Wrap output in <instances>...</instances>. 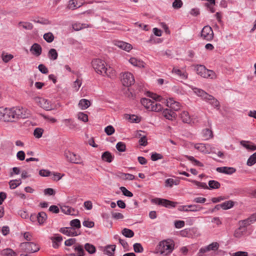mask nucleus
Wrapping results in <instances>:
<instances>
[{
	"label": "nucleus",
	"mask_w": 256,
	"mask_h": 256,
	"mask_svg": "<svg viewBox=\"0 0 256 256\" xmlns=\"http://www.w3.org/2000/svg\"><path fill=\"white\" fill-rule=\"evenodd\" d=\"M28 117L25 108L20 106L11 108L0 107V120L4 122H15L20 118Z\"/></svg>",
	"instance_id": "f257e3e1"
},
{
	"label": "nucleus",
	"mask_w": 256,
	"mask_h": 256,
	"mask_svg": "<svg viewBox=\"0 0 256 256\" xmlns=\"http://www.w3.org/2000/svg\"><path fill=\"white\" fill-rule=\"evenodd\" d=\"M154 96H152L154 100H152L148 98H142L141 99L140 102L142 106H144L148 110L154 112H160L162 109V106L158 102L160 100V96L152 94Z\"/></svg>",
	"instance_id": "f03ea898"
},
{
	"label": "nucleus",
	"mask_w": 256,
	"mask_h": 256,
	"mask_svg": "<svg viewBox=\"0 0 256 256\" xmlns=\"http://www.w3.org/2000/svg\"><path fill=\"white\" fill-rule=\"evenodd\" d=\"M174 248V244L172 240H162L158 244L156 247L158 252L161 254L166 256L170 254Z\"/></svg>",
	"instance_id": "7ed1b4c3"
},
{
	"label": "nucleus",
	"mask_w": 256,
	"mask_h": 256,
	"mask_svg": "<svg viewBox=\"0 0 256 256\" xmlns=\"http://www.w3.org/2000/svg\"><path fill=\"white\" fill-rule=\"evenodd\" d=\"M92 65L95 72L102 76L106 72V63L104 61L99 59H94L92 62Z\"/></svg>",
	"instance_id": "20e7f679"
},
{
	"label": "nucleus",
	"mask_w": 256,
	"mask_h": 256,
	"mask_svg": "<svg viewBox=\"0 0 256 256\" xmlns=\"http://www.w3.org/2000/svg\"><path fill=\"white\" fill-rule=\"evenodd\" d=\"M196 72L198 75L204 78L212 79L216 78V74L213 70L206 69L204 66L202 65L198 66L196 67Z\"/></svg>",
	"instance_id": "39448f33"
},
{
	"label": "nucleus",
	"mask_w": 256,
	"mask_h": 256,
	"mask_svg": "<svg viewBox=\"0 0 256 256\" xmlns=\"http://www.w3.org/2000/svg\"><path fill=\"white\" fill-rule=\"evenodd\" d=\"M64 156L68 162L76 164H80L82 163L81 157L79 155L69 150H64Z\"/></svg>",
	"instance_id": "423d86ee"
},
{
	"label": "nucleus",
	"mask_w": 256,
	"mask_h": 256,
	"mask_svg": "<svg viewBox=\"0 0 256 256\" xmlns=\"http://www.w3.org/2000/svg\"><path fill=\"white\" fill-rule=\"evenodd\" d=\"M20 246L22 250L28 253H34L39 250L40 247L32 242H26L21 243Z\"/></svg>",
	"instance_id": "0eeeda50"
},
{
	"label": "nucleus",
	"mask_w": 256,
	"mask_h": 256,
	"mask_svg": "<svg viewBox=\"0 0 256 256\" xmlns=\"http://www.w3.org/2000/svg\"><path fill=\"white\" fill-rule=\"evenodd\" d=\"M120 79L122 84L125 86H130L134 83V76L130 72L122 73L120 74Z\"/></svg>",
	"instance_id": "6e6552de"
},
{
	"label": "nucleus",
	"mask_w": 256,
	"mask_h": 256,
	"mask_svg": "<svg viewBox=\"0 0 256 256\" xmlns=\"http://www.w3.org/2000/svg\"><path fill=\"white\" fill-rule=\"evenodd\" d=\"M200 36L204 40H212L214 38V32L212 28L209 26H204L201 31Z\"/></svg>",
	"instance_id": "1a4fd4ad"
},
{
	"label": "nucleus",
	"mask_w": 256,
	"mask_h": 256,
	"mask_svg": "<svg viewBox=\"0 0 256 256\" xmlns=\"http://www.w3.org/2000/svg\"><path fill=\"white\" fill-rule=\"evenodd\" d=\"M34 102L40 108L46 110H50L52 109V106L48 100L40 97L34 98Z\"/></svg>",
	"instance_id": "9d476101"
},
{
	"label": "nucleus",
	"mask_w": 256,
	"mask_h": 256,
	"mask_svg": "<svg viewBox=\"0 0 256 256\" xmlns=\"http://www.w3.org/2000/svg\"><path fill=\"white\" fill-rule=\"evenodd\" d=\"M202 208V206L196 204H190L188 206H181L178 208V210L184 212H196L201 210Z\"/></svg>",
	"instance_id": "9b49d317"
},
{
	"label": "nucleus",
	"mask_w": 256,
	"mask_h": 256,
	"mask_svg": "<svg viewBox=\"0 0 256 256\" xmlns=\"http://www.w3.org/2000/svg\"><path fill=\"white\" fill-rule=\"evenodd\" d=\"M166 106L170 108V110H173L174 111L180 110L181 106L180 104L172 98H170L166 100Z\"/></svg>",
	"instance_id": "f8f14e48"
},
{
	"label": "nucleus",
	"mask_w": 256,
	"mask_h": 256,
	"mask_svg": "<svg viewBox=\"0 0 256 256\" xmlns=\"http://www.w3.org/2000/svg\"><path fill=\"white\" fill-rule=\"evenodd\" d=\"M73 248L76 253L70 254L69 256H84L85 252L82 246L79 244H76L73 246Z\"/></svg>",
	"instance_id": "ddd939ff"
},
{
	"label": "nucleus",
	"mask_w": 256,
	"mask_h": 256,
	"mask_svg": "<svg viewBox=\"0 0 256 256\" xmlns=\"http://www.w3.org/2000/svg\"><path fill=\"white\" fill-rule=\"evenodd\" d=\"M115 45L119 48L128 52L132 48V46L130 44L123 41H116Z\"/></svg>",
	"instance_id": "4468645a"
},
{
	"label": "nucleus",
	"mask_w": 256,
	"mask_h": 256,
	"mask_svg": "<svg viewBox=\"0 0 256 256\" xmlns=\"http://www.w3.org/2000/svg\"><path fill=\"white\" fill-rule=\"evenodd\" d=\"M60 232L68 236H76L78 234L75 229L72 228H62L59 230Z\"/></svg>",
	"instance_id": "2eb2a0df"
},
{
	"label": "nucleus",
	"mask_w": 256,
	"mask_h": 256,
	"mask_svg": "<svg viewBox=\"0 0 256 256\" xmlns=\"http://www.w3.org/2000/svg\"><path fill=\"white\" fill-rule=\"evenodd\" d=\"M163 116L168 120H172L176 117V114L170 109L166 108L162 112Z\"/></svg>",
	"instance_id": "dca6fc26"
},
{
	"label": "nucleus",
	"mask_w": 256,
	"mask_h": 256,
	"mask_svg": "<svg viewBox=\"0 0 256 256\" xmlns=\"http://www.w3.org/2000/svg\"><path fill=\"white\" fill-rule=\"evenodd\" d=\"M172 73L183 80H186L188 78V74L185 70H182L176 68H174L172 70Z\"/></svg>",
	"instance_id": "f3484780"
},
{
	"label": "nucleus",
	"mask_w": 256,
	"mask_h": 256,
	"mask_svg": "<svg viewBox=\"0 0 256 256\" xmlns=\"http://www.w3.org/2000/svg\"><path fill=\"white\" fill-rule=\"evenodd\" d=\"M50 240L52 242L53 248H58L62 240V238L60 234H56L54 236L50 238Z\"/></svg>",
	"instance_id": "a211bd4d"
},
{
	"label": "nucleus",
	"mask_w": 256,
	"mask_h": 256,
	"mask_svg": "<svg viewBox=\"0 0 256 256\" xmlns=\"http://www.w3.org/2000/svg\"><path fill=\"white\" fill-rule=\"evenodd\" d=\"M216 171L220 173H224L228 174H231L236 172V169L231 167H218L216 168Z\"/></svg>",
	"instance_id": "6ab92c4d"
},
{
	"label": "nucleus",
	"mask_w": 256,
	"mask_h": 256,
	"mask_svg": "<svg viewBox=\"0 0 256 256\" xmlns=\"http://www.w3.org/2000/svg\"><path fill=\"white\" fill-rule=\"evenodd\" d=\"M30 50L33 54L39 56L42 54V48L39 44L35 43L31 46Z\"/></svg>",
	"instance_id": "aec40b11"
},
{
	"label": "nucleus",
	"mask_w": 256,
	"mask_h": 256,
	"mask_svg": "<svg viewBox=\"0 0 256 256\" xmlns=\"http://www.w3.org/2000/svg\"><path fill=\"white\" fill-rule=\"evenodd\" d=\"M205 100L209 102L212 106L216 109L220 108V104L219 102L212 95L209 94Z\"/></svg>",
	"instance_id": "412c9836"
},
{
	"label": "nucleus",
	"mask_w": 256,
	"mask_h": 256,
	"mask_svg": "<svg viewBox=\"0 0 256 256\" xmlns=\"http://www.w3.org/2000/svg\"><path fill=\"white\" fill-rule=\"evenodd\" d=\"M62 121L64 124L70 130H74L76 128V124L72 118L64 119Z\"/></svg>",
	"instance_id": "4be33fe9"
},
{
	"label": "nucleus",
	"mask_w": 256,
	"mask_h": 256,
	"mask_svg": "<svg viewBox=\"0 0 256 256\" xmlns=\"http://www.w3.org/2000/svg\"><path fill=\"white\" fill-rule=\"evenodd\" d=\"M129 62L134 66H138V68L144 67V62L143 61L138 60L135 58H131L129 60Z\"/></svg>",
	"instance_id": "5701e85b"
},
{
	"label": "nucleus",
	"mask_w": 256,
	"mask_h": 256,
	"mask_svg": "<svg viewBox=\"0 0 256 256\" xmlns=\"http://www.w3.org/2000/svg\"><path fill=\"white\" fill-rule=\"evenodd\" d=\"M102 159L104 162H110L114 159V156L109 152L106 151L102 154Z\"/></svg>",
	"instance_id": "b1692460"
},
{
	"label": "nucleus",
	"mask_w": 256,
	"mask_h": 256,
	"mask_svg": "<svg viewBox=\"0 0 256 256\" xmlns=\"http://www.w3.org/2000/svg\"><path fill=\"white\" fill-rule=\"evenodd\" d=\"M180 117L184 122L188 124L190 122V117L186 111L182 112L180 114Z\"/></svg>",
	"instance_id": "393cba45"
},
{
	"label": "nucleus",
	"mask_w": 256,
	"mask_h": 256,
	"mask_svg": "<svg viewBox=\"0 0 256 256\" xmlns=\"http://www.w3.org/2000/svg\"><path fill=\"white\" fill-rule=\"evenodd\" d=\"M194 92L198 96L202 97L204 100H206L209 94L206 93V92L203 90H202L194 88Z\"/></svg>",
	"instance_id": "a878e982"
},
{
	"label": "nucleus",
	"mask_w": 256,
	"mask_h": 256,
	"mask_svg": "<svg viewBox=\"0 0 256 256\" xmlns=\"http://www.w3.org/2000/svg\"><path fill=\"white\" fill-rule=\"evenodd\" d=\"M48 56L50 60H56L58 57V54L56 50L54 48L50 49L48 52Z\"/></svg>",
	"instance_id": "bb28decb"
},
{
	"label": "nucleus",
	"mask_w": 256,
	"mask_h": 256,
	"mask_svg": "<svg viewBox=\"0 0 256 256\" xmlns=\"http://www.w3.org/2000/svg\"><path fill=\"white\" fill-rule=\"evenodd\" d=\"M90 105V102L86 99H82L78 103V106L82 110H85L88 108Z\"/></svg>",
	"instance_id": "cd10ccee"
},
{
	"label": "nucleus",
	"mask_w": 256,
	"mask_h": 256,
	"mask_svg": "<svg viewBox=\"0 0 256 256\" xmlns=\"http://www.w3.org/2000/svg\"><path fill=\"white\" fill-rule=\"evenodd\" d=\"M47 218V215L46 212H41L38 213L37 220L40 224H43Z\"/></svg>",
	"instance_id": "c85d7f7f"
},
{
	"label": "nucleus",
	"mask_w": 256,
	"mask_h": 256,
	"mask_svg": "<svg viewBox=\"0 0 256 256\" xmlns=\"http://www.w3.org/2000/svg\"><path fill=\"white\" fill-rule=\"evenodd\" d=\"M84 248L90 254H94L96 252V247L92 244L86 243L84 244Z\"/></svg>",
	"instance_id": "c756f323"
},
{
	"label": "nucleus",
	"mask_w": 256,
	"mask_h": 256,
	"mask_svg": "<svg viewBox=\"0 0 256 256\" xmlns=\"http://www.w3.org/2000/svg\"><path fill=\"white\" fill-rule=\"evenodd\" d=\"M104 74L110 78H114L116 77V72L110 67L108 68H106V73H104Z\"/></svg>",
	"instance_id": "7c9ffc66"
},
{
	"label": "nucleus",
	"mask_w": 256,
	"mask_h": 256,
	"mask_svg": "<svg viewBox=\"0 0 256 256\" xmlns=\"http://www.w3.org/2000/svg\"><path fill=\"white\" fill-rule=\"evenodd\" d=\"M1 254L4 256H16V253L11 248L4 249L1 252Z\"/></svg>",
	"instance_id": "2f4dec72"
},
{
	"label": "nucleus",
	"mask_w": 256,
	"mask_h": 256,
	"mask_svg": "<svg viewBox=\"0 0 256 256\" xmlns=\"http://www.w3.org/2000/svg\"><path fill=\"white\" fill-rule=\"evenodd\" d=\"M185 157L190 161L194 166H198L200 167H202L204 164L199 160L194 158L192 156H185Z\"/></svg>",
	"instance_id": "473e14b6"
},
{
	"label": "nucleus",
	"mask_w": 256,
	"mask_h": 256,
	"mask_svg": "<svg viewBox=\"0 0 256 256\" xmlns=\"http://www.w3.org/2000/svg\"><path fill=\"white\" fill-rule=\"evenodd\" d=\"M180 183L178 180H174L172 178H168L165 181V186L166 187H172L174 184L178 185Z\"/></svg>",
	"instance_id": "72a5a7b5"
},
{
	"label": "nucleus",
	"mask_w": 256,
	"mask_h": 256,
	"mask_svg": "<svg viewBox=\"0 0 256 256\" xmlns=\"http://www.w3.org/2000/svg\"><path fill=\"white\" fill-rule=\"evenodd\" d=\"M22 184L21 180H12L9 182L10 188V189H14Z\"/></svg>",
	"instance_id": "f704fd0d"
},
{
	"label": "nucleus",
	"mask_w": 256,
	"mask_h": 256,
	"mask_svg": "<svg viewBox=\"0 0 256 256\" xmlns=\"http://www.w3.org/2000/svg\"><path fill=\"white\" fill-rule=\"evenodd\" d=\"M80 6V5L78 4L77 0H70L68 2V8L69 9L75 10Z\"/></svg>",
	"instance_id": "c9c22d12"
},
{
	"label": "nucleus",
	"mask_w": 256,
	"mask_h": 256,
	"mask_svg": "<svg viewBox=\"0 0 256 256\" xmlns=\"http://www.w3.org/2000/svg\"><path fill=\"white\" fill-rule=\"evenodd\" d=\"M249 142L242 140L240 142V144L244 146V148L248 150H256V146L252 144Z\"/></svg>",
	"instance_id": "e433bc0d"
},
{
	"label": "nucleus",
	"mask_w": 256,
	"mask_h": 256,
	"mask_svg": "<svg viewBox=\"0 0 256 256\" xmlns=\"http://www.w3.org/2000/svg\"><path fill=\"white\" fill-rule=\"evenodd\" d=\"M220 186L219 182L214 180H210L208 182V188L210 189H218Z\"/></svg>",
	"instance_id": "4c0bfd02"
},
{
	"label": "nucleus",
	"mask_w": 256,
	"mask_h": 256,
	"mask_svg": "<svg viewBox=\"0 0 256 256\" xmlns=\"http://www.w3.org/2000/svg\"><path fill=\"white\" fill-rule=\"evenodd\" d=\"M222 208L223 210H228L232 208L234 206V202L232 200H228L221 204Z\"/></svg>",
	"instance_id": "58836bf2"
},
{
	"label": "nucleus",
	"mask_w": 256,
	"mask_h": 256,
	"mask_svg": "<svg viewBox=\"0 0 256 256\" xmlns=\"http://www.w3.org/2000/svg\"><path fill=\"white\" fill-rule=\"evenodd\" d=\"M184 179L185 180H188L189 182H192V183L195 184L196 186H198L199 188H204V189H208V186H207L206 184L205 183V182H198V181L195 180H188V179L185 178H184Z\"/></svg>",
	"instance_id": "ea45409f"
},
{
	"label": "nucleus",
	"mask_w": 256,
	"mask_h": 256,
	"mask_svg": "<svg viewBox=\"0 0 256 256\" xmlns=\"http://www.w3.org/2000/svg\"><path fill=\"white\" fill-rule=\"evenodd\" d=\"M203 137L206 140L211 138L213 136L212 132L208 128H206L202 131Z\"/></svg>",
	"instance_id": "a19ab883"
},
{
	"label": "nucleus",
	"mask_w": 256,
	"mask_h": 256,
	"mask_svg": "<svg viewBox=\"0 0 256 256\" xmlns=\"http://www.w3.org/2000/svg\"><path fill=\"white\" fill-rule=\"evenodd\" d=\"M122 234L126 237L130 238L134 236V232L128 228H124L122 231Z\"/></svg>",
	"instance_id": "79ce46f5"
},
{
	"label": "nucleus",
	"mask_w": 256,
	"mask_h": 256,
	"mask_svg": "<svg viewBox=\"0 0 256 256\" xmlns=\"http://www.w3.org/2000/svg\"><path fill=\"white\" fill-rule=\"evenodd\" d=\"M164 201L162 206L168 208H174L177 204L176 202H172L166 199H164Z\"/></svg>",
	"instance_id": "37998d69"
},
{
	"label": "nucleus",
	"mask_w": 256,
	"mask_h": 256,
	"mask_svg": "<svg viewBox=\"0 0 256 256\" xmlns=\"http://www.w3.org/2000/svg\"><path fill=\"white\" fill-rule=\"evenodd\" d=\"M116 250L115 245L108 246L106 248V254L109 256H114V252Z\"/></svg>",
	"instance_id": "c03bdc74"
},
{
	"label": "nucleus",
	"mask_w": 256,
	"mask_h": 256,
	"mask_svg": "<svg viewBox=\"0 0 256 256\" xmlns=\"http://www.w3.org/2000/svg\"><path fill=\"white\" fill-rule=\"evenodd\" d=\"M54 34L50 32L46 33L44 35V40L48 43L52 42L54 40Z\"/></svg>",
	"instance_id": "a18cd8bd"
},
{
	"label": "nucleus",
	"mask_w": 256,
	"mask_h": 256,
	"mask_svg": "<svg viewBox=\"0 0 256 256\" xmlns=\"http://www.w3.org/2000/svg\"><path fill=\"white\" fill-rule=\"evenodd\" d=\"M88 25L85 24L75 23L72 24V28L75 30H80L84 28L88 27Z\"/></svg>",
	"instance_id": "49530a36"
},
{
	"label": "nucleus",
	"mask_w": 256,
	"mask_h": 256,
	"mask_svg": "<svg viewBox=\"0 0 256 256\" xmlns=\"http://www.w3.org/2000/svg\"><path fill=\"white\" fill-rule=\"evenodd\" d=\"M256 163V152L250 156L246 164L248 166H252Z\"/></svg>",
	"instance_id": "de8ad7c7"
},
{
	"label": "nucleus",
	"mask_w": 256,
	"mask_h": 256,
	"mask_svg": "<svg viewBox=\"0 0 256 256\" xmlns=\"http://www.w3.org/2000/svg\"><path fill=\"white\" fill-rule=\"evenodd\" d=\"M70 228H80L81 226L80 220L78 219H74L70 221Z\"/></svg>",
	"instance_id": "09e8293b"
},
{
	"label": "nucleus",
	"mask_w": 256,
	"mask_h": 256,
	"mask_svg": "<svg viewBox=\"0 0 256 256\" xmlns=\"http://www.w3.org/2000/svg\"><path fill=\"white\" fill-rule=\"evenodd\" d=\"M116 148L119 152H124L126 150V146L123 142H118L116 145Z\"/></svg>",
	"instance_id": "8fccbe9b"
},
{
	"label": "nucleus",
	"mask_w": 256,
	"mask_h": 256,
	"mask_svg": "<svg viewBox=\"0 0 256 256\" xmlns=\"http://www.w3.org/2000/svg\"><path fill=\"white\" fill-rule=\"evenodd\" d=\"M120 189L124 196L128 197H132L133 196V194L131 192L128 190L125 187L121 186L120 188Z\"/></svg>",
	"instance_id": "3c124183"
},
{
	"label": "nucleus",
	"mask_w": 256,
	"mask_h": 256,
	"mask_svg": "<svg viewBox=\"0 0 256 256\" xmlns=\"http://www.w3.org/2000/svg\"><path fill=\"white\" fill-rule=\"evenodd\" d=\"M115 132V130L114 128L111 126H108L104 128V132L108 136L112 135Z\"/></svg>",
	"instance_id": "603ef678"
},
{
	"label": "nucleus",
	"mask_w": 256,
	"mask_h": 256,
	"mask_svg": "<svg viewBox=\"0 0 256 256\" xmlns=\"http://www.w3.org/2000/svg\"><path fill=\"white\" fill-rule=\"evenodd\" d=\"M78 120L84 122H87L88 120V115L84 112H79L78 114Z\"/></svg>",
	"instance_id": "864d4df0"
},
{
	"label": "nucleus",
	"mask_w": 256,
	"mask_h": 256,
	"mask_svg": "<svg viewBox=\"0 0 256 256\" xmlns=\"http://www.w3.org/2000/svg\"><path fill=\"white\" fill-rule=\"evenodd\" d=\"M134 251L136 252H142L144 248L142 244L140 243H136L133 246Z\"/></svg>",
	"instance_id": "5fc2aeb1"
},
{
	"label": "nucleus",
	"mask_w": 256,
	"mask_h": 256,
	"mask_svg": "<svg viewBox=\"0 0 256 256\" xmlns=\"http://www.w3.org/2000/svg\"><path fill=\"white\" fill-rule=\"evenodd\" d=\"M162 42V40L159 38H156L153 36H152L150 38L146 41V42L152 44L160 43Z\"/></svg>",
	"instance_id": "6e6d98bb"
},
{
	"label": "nucleus",
	"mask_w": 256,
	"mask_h": 256,
	"mask_svg": "<svg viewBox=\"0 0 256 256\" xmlns=\"http://www.w3.org/2000/svg\"><path fill=\"white\" fill-rule=\"evenodd\" d=\"M163 158L162 154L156 152H152L151 155V160L152 161H156Z\"/></svg>",
	"instance_id": "4d7b16f0"
},
{
	"label": "nucleus",
	"mask_w": 256,
	"mask_h": 256,
	"mask_svg": "<svg viewBox=\"0 0 256 256\" xmlns=\"http://www.w3.org/2000/svg\"><path fill=\"white\" fill-rule=\"evenodd\" d=\"M19 24H22L24 28L28 30H31L33 28V25L32 24L28 22H20Z\"/></svg>",
	"instance_id": "13d9d810"
},
{
	"label": "nucleus",
	"mask_w": 256,
	"mask_h": 256,
	"mask_svg": "<svg viewBox=\"0 0 256 256\" xmlns=\"http://www.w3.org/2000/svg\"><path fill=\"white\" fill-rule=\"evenodd\" d=\"M43 130L41 128H36L34 132V135L36 138H40L42 136Z\"/></svg>",
	"instance_id": "bf43d9fd"
},
{
	"label": "nucleus",
	"mask_w": 256,
	"mask_h": 256,
	"mask_svg": "<svg viewBox=\"0 0 256 256\" xmlns=\"http://www.w3.org/2000/svg\"><path fill=\"white\" fill-rule=\"evenodd\" d=\"M208 250H216L218 248L219 244L216 242H214L207 246Z\"/></svg>",
	"instance_id": "052dcab7"
},
{
	"label": "nucleus",
	"mask_w": 256,
	"mask_h": 256,
	"mask_svg": "<svg viewBox=\"0 0 256 256\" xmlns=\"http://www.w3.org/2000/svg\"><path fill=\"white\" fill-rule=\"evenodd\" d=\"M164 200V198H154L152 199L151 200V202L152 204L162 206Z\"/></svg>",
	"instance_id": "680f3d73"
},
{
	"label": "nucleus",
	"mask_w": 256,
	"mask_h": 256,
	"mask_svg": "<svg viewBox=\"0 0 256 256\" xmlns=\"http://www.w3.org/2000/svg\"><path fill=\"white\" fill-rule=\"evenodd\" d=\"M182 4L181 0H174L172 3V7L175 9H178L182 6Z\"/></svg>",
	"instance_id": "e2e57ef3"
},
{
	"label": "nucleus",
	"mask_w": 256,
	"mask_h": 256,
	"mask_svg": "<svg viewBox=\"0 0 256 256\" xmlns=\"http://www.w3.org/2000/svg\"><path fill=\"white\" fill-rule=\"evenodd\" d=\"M112 218L115 220L122 219L124 216L123 214L120 212H112Z\"/></svg>",
	"instance_id": "0e129e2a"
},
{
	"label": "nucleus",
	"mask_w": 256,
	"mask_h": 256,
	"mask_svg": "<svg viewBox=\"0 0 256 256\" xmlns=\"http://www.w3.org/2000/svg\"><path fill=\"white\" fill-rule=\"evenodd\" d=\"M38 68L39 70L44 74H47L48 72V68L43 64H39Z\"/></svg>",
	"instance_id": "69168bd1"
},
{
	"label": "nucleus",
	"mask_w": 256,
	"mask_h": 256,
	"mask_svg": "<svg viewBox=\"0 0 256 256\" xmlns=\"http://www.w3.org/2000/svg\"><path fill=\"white\" fill-rule=\"evenodd\" d=\"M51 172L48 170H41L39 171V174L42 176H50Z\"/></svg>",
	"instance_id": "338daca9"
},
{
	"label": "nucleus",
	"mask_w": 256,
	"mask_h": 256,
	"mask_svg": "<svg viewBox=\"0 0 256 256\" xmlns=\"http://www.w3.org/2000/svg\"><path fill=\"white\" fill-rule=\"evenodd\" d=\"M240 222L241 224V226L244 227H246L252 224L248 218L246 220L240 221Z\"/></svg>",
	"instance_id": "774afa93"
}]
</instances>
